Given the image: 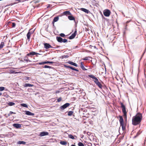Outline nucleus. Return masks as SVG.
I'll return each instance as SVG.
<instances>
[{
  "instance_id": "14",
  "label": "nucleus",
  "mask_w": 146,
  "mask_h": 146,
  "mask_svg": "<svg viewBox=\"0 0 146 146\" xmlns=\"http://www.w3.org/2000/svg\"><path fill=\"white\" fill-rule=\"evenodd\" d=\"M80 67L83 70H87L84 67V64L83 62H81L80 63Z\"/></svg>"
},
{
  "instance_id": "12",
  "label": "nucleus",
  "mask_w": 146,
  "mask_h": 146,
  "mask_svg": "<svg viewBox=\"0 0 146 146\" xmlns=\"http://www.w3.org/2000/svg\"><path fill=\"white\" fill-rule=\"evenodd\" d=\"M13 126L17 128H20L21 125L20 124L18 123H14L13 124Z\"/></svg>"
},
{
  "instance_id": "31",
  "label": "nucleus",
  "mask_w": 146,
  "mask_h": 146,
  "mask_svg": "<svg viewBox=\"0 0 146 146\" xmlns=\"http://www.w3.org/2000/svg\"><path fill=\"white\" fill-rule=\"evenodd\" d=\"M21 106L23 107H24L25 108H28V106L26 104H21Z\"/></svg>"
},
{
  "instance_id": "41",
  "label": "nucleus",
  "mask_w": 146,
  "mask_h": 146,
  "mask_svg": "<svg viewBox=\"0 0 146 146\" xmlns=\"http://www.w3.org/2000/svg\"><path fill=\"white\" fill-rule=\"evenodd\" d=\"M24 60L25 61L27 62H28L29 61L30 62H31V61L30 60H28V59H24Z\"/></svg>"
},
{
  "instance_id": "17",
  "label": "nucleus",
  "mask_w": 146,
  "mask_h": 146,
  "mask_svg": "<svg viewBox=\"0 0 146 146\" xmlns=\"http://www.w3.org/2000/svg\"><path fill=\"white\" fill-rule=\"evenodd\" d=\"M68 19L70 20H73L75 22V19L74 17L72 15L69 16H68Z\"/></svg>"
},
{
  "instance_id": "36",
  "label": "nucleus",
  "mask_w": 146,
  "mask_h": 146,
  "mask_svg": "<svg viewBox=\"0 0 146 146\" xmlns=\"http://www.w3.org/2000/svg\"><path fill=\"white\" fill-rule=\"evenodd\" d=\"M16 24L15 23H13L12 24L11 26L12 27H14L15 26Z\"/></svg>"
},
{
  "instance_id": "21",
  "label": "nucleus",
  "mask_w": 146,
  "mask_h": 146,
  "mask_svg": "<svg viewBox=\"0 0 146 146\" xmlns=\"http://www.w3.org/2000/svg\"><path fill=\"white\" fill-rule=\"evenodd\" d=\"M33 86H34L33 85L31 84H25L24 85V87H31Z\"/></svg>"
},
{
  "instance_id": "42",
  "label": "nucleus",
  "mask_w": 146,
  "mask_h": 146,
  "mask_svg": "<svg viewBox=\"0 0 146 146\" xmlns=\"http://www.w3.org/2000/svg\"><path fill=\"white\" fill-rule=\"evenodd\" d=\"M88 146H92V144L90 143H88Z\"/></svg>"
},
{
  "instance_id": "48",
  "label": "nucleus",
  "mask_w": 146,
  "mask_h": 146,
  "mask_svg": "<svg viewBox=\"0 0 146 146\" xmlns=\"http://www.w3.org/2000/svg\"><path fill=\"white\" fill-rule=\"evenodd\" d=\"M13 4H13V3H11L10 5H13Z\"/></svg>"
},
{
  "instance_id": "8",
  "label": "nucleus",
  "mask_w": 146,
  "mask_h": 146,
  "mask_svg": "<svg viewBox=\"0 0 146 146\" xmlns=\"http://www.w3.org/2000/svg\"><path fill=\"white\" fill-rule=\"evenodd\" d=\"M88 76L90 78L94 79V81L95 83L99 82L98 79L94 76L92 75H88Z\"/></svg>"
},
{
  "instance_id": "5",
  "label": "nucleus",
  "mask_w": 146,
  "mask_h": 146,
  "mask_svg": "<svg viewBox=\"0 0 146 146\" xmlns=\"http://www.w3.org/2000/svg\"><path fill=\"white\" fill-rule=\"evenodd\" d=\"M103 13L105 16L108 17L110 16L111 14V12L110 10L106 9L104 11Z\"/></svg>"
},
{
  "instance_id": "4",
  "label": "nucleus",
  "mask_w": 146,
  "mask_h": 146,
  "mask_svg": "<svg viewBox=\"0 0 146 146\" xmlns=\"http://www.w3.org/2000/svg\"><path fill=\"white\" fill-rule=\"evenodd\" d=\"M34 30H32V29H30L27 35V40L28 41H29L31 38V35L34 32Z\"/></svg>"
},
{
  "instance_id": "35",
  "label": "nucleus",
  "mask_w": 146,
  "mask_h": 146,
  "mask_svg": "<svg viewBox=\"0 0 146 146\" xmlns=\"http://www.w3.org/2000/svg\"><path fill=\"white\" fill-rule=\"evenodd\" d=\"M5 89V88L3 87H0V91H2L4 90Z\"/></svg>"
},
{
  "instance_id": "6",
  "label": "nucleus",
  "mask_w": 146,
  "mask_h": 146,
  "mask_svg": "<svg viewBox=\"0 0 146 146\" xmlns=\"http://www.w3.org/2000/svg\"><path fill=\"white\" fill-rule=\"evenodd\" d=\"M77 29H75V31H74V33L72 34V35L70 36L69 37V38L70 39H72L73 38H74L75 36L77 34Z\"/></svg>"
},
{
  "instance_id": "26",
  "label": "nucleus",
  "mask_w": 146,
  "mask_h": 146,
  "mask_svg": "<svg viewBox=\"0 0 146 146\" xmlns=\"http://www.w3.org/2000/svg\"><path fill=\"white\" fill-rule=\"evenodd\" d=\"M74 113V112L72 111H70L68 112V116H71Z\"/></svg>"
},
{
  "instance_id": "44",
  "label": "nucleus",
  "mask_w": 146,
  "mask_h": 146,
  "mask_svg": "<svg viewBox=\"0 0 146 146\" xmlns=\"http://www.w3.org/2000/svg\"><path fill=\"white\" fill-rule=\"evenodd\" d=\"M87 134L88 135H90V133L89 132H88Z\"/></svg>"
},
{
  "instance_id": "38",
  "label": "nucleus",
  "mask_w": 146,
  "mask_h": 146,
  "mask_svg": "<svg viewBox=\"0 0 146 146\" xmlns=\"http://www.w3.org/2000/svg\"><path fill=\"white\" fill-rule=\"evenodd\" d=\"M60 35L62 37H64L65 36V35L64 34L62 33L60 34Z\"/></svg>"
},
{
  "instance_id": "33",
  "label": "nucleus",
  "mask_w": 146,
  "mask_h": 146,
  "mask_svg": "<svg viewBox=\"0 0 146 146\" xmlns=\"http://www.w3.org/2000/svg\"><path fill=\"white\" fill-rule=\"evenodd\" d=\"M16 113H15V112H13L12 111H10V112H9V114H8V116H10V115L12 114H15Z\"/></svg>"
},
{
  "instance_id": "32",
  "label": "nucleus",
  "mask_w": 146,
  "mask_h": 146,
  "mask_svg": "<svg viewBox=\"0 0 146 146\" xmlns=\"http://www.w3.org/2000/svg\"><path fill=\"white\" fill-rule=\"evenodd\" d=\"M78 145L79 146H84V144L82 142H79L78 143Z\"/></svg>"
},
{
  "instance_id": "15",
  "label": "nucleus",
  "mask_w": 146,
  "mask_h": 146,
  "mask_svg": "<svg viewBox=\"0 0 146 146\" xmlns=\"http://www.w3.org/2000/svg\"><path fill=\"white\" fill-rule=\"evenodd\" d=\"M48 133L47 132H42L40 133V136H43L45 135H48Z\"/></svg>"
},
{
  "instance_id": "1",
  "label": "nucleus",
  "mask_w": 146,
  "mask_h": 146,
  "mask_svg": "<svg viewBox=\"0 0 146 146\" xmlns=\"http://www.w3.org/2000/svg\"><path fill=\"white\" fill-rule=\"evenodd\" d=\"M142 119V114L141 113H137L133 117L132 124L134 125L139 124L141 122Z\"/></svg>"
},
{
  "instance_id": "37",
  "label": "nucleus",
  "mask_w": 146,
  "mask_h": 146,
  "mask_svg": "<svg viewBox=\"0 0 146 146\" xmlns=\"http://www.w3.org/2000/svg\"><path fill=\"white\" fill-rule=\"evenodd\" d=\"M62 100V98L61 97H60L58 99L57 102H60Z\"/></svg>"
},
{
  "instance_id": "45",
  "label": "nucleus",
  "mask_w": 146,
  "mask_h": 146,
  "mask_svg": "<svg viewBox=\"0 0 146 146\" xmlns=\"http://www.w3.org/2000/svg\"><path fill=\"white\" fill-rule=\"evenodd\" d=\"M55 22H54V21L53 20L52 22V24H53V26H54V23Z\"/></svg>"
},
{
  "instance_id": "13",
  "label": "nucleus",
  "mask_w": 146,
  "mask_h": 146,
  "mask_svg": "<svg viewBox=\"0 0 146 146\" xmlns=\"http://www.w3.org/2000/svg\"><path fill=\"white\" fill-rule=\"evenodd\" d=\"M36 54H40L39 53H37L35 52H30L29 53L27 54V56H30L31 55H34Z\"/></svg>"
},
{
  "instance_id": "16",
  "label": "nucleus",
  "mask_w": 146,
  "mask_h": 146,
  "mask_svg": "<svg viewBox=\"0 0 146 146\" xmlns=\"http://www.w3.org/2000/svg\"><path fill=\"white\" fill-rule=\"evenodd\" d=\"M56 38L58 42L61 43L62 42L63 39L61 37L57 36L56 37Z\"/></svg>"
},
{
  "instance_id": "49",
  "label": "nucleus",
  "mask_w": 146,
  "mask_h": 146,
  "mask_svg": "<svg viewBox=\"0 0 146 146\" xmlns=\"http://www.w3.org/2000/svg\"><path fill=\"white\" fill-rule=\"evenodd\" d=\"M59 92V91H57L56 92V93H58Z\"/></svg>"
},
{
  "instance_id": "23",
  "label": "nucleus",
  "mask_w": 146,
  "mask_h": 146,
  "mask_svg": "<svg viewBox=\"0 0 146 146\" xmlns=\"http://www.w3.org/2000/svg\"><path fill=\"white\" fill-rule=\"evenodd\" d=\"M4 42H1L0 45V50L1 49L4 45Z\"/></svg>"
},
{
  "instance_id": "50",
  "label": "nucleus",
  "mask_w": 146,
  "mask_h": 146,
  "mask_svg": "<svg viewBox=\"0 0 146 146\" xmlns=\"http://www.w3.org/2000/svg\"><path fill=\"white\" fill-rule=\"evenodd\" d=\"M71 146H76V145L72 144V145Z\"/></svg>"
},
{
  "instance_id": "11",
  "label": "nucleus",
  "mask_w": 146,
  "mask_h": 146,
  "mask_svg": "<svg viewBox=\"0 0 146 146\" xmlns=\"http://www.w3.org/2000/svg\"><path fill=\"white\" fill-rule=\"evenodd\" d=\"M25 114L27 115L33 116L34 115V113H31L29 111H25Z\"/></svg>"
},
{
  "instance_id": "3",
  "label": "nucleus",
  "mask_w": 146,
  "mask_h": 146,
  "mask_svg": "<svg viewBox=\"0 0 146 146\" xmlns=\"http://www.w3.org/2000/svg\"><path fill=\"white\" fill-rule=\"evenodd\" d=\"M120 104L121 105V107L122 108V112L123 114V116L125 117L126 119L127 112L126 111L125 106L122 102H121L120 103Z\"/></svg>"
},
{
  "instance_id": "7",
  "label": "nucleus",
  "mask_w": 146,
  "mask_h": 146,
  "mask_svg": "<svg viewBox=\"0 0 146 146\" xmlns=\"http://www.w3.org/2000/svg\"><path fill=\"white\" fill-rule=\"evenodd\" d=\"M70 105V104L69 103H66L63 106L60 107V108L61 110H64L69 106Z\"/></svg>"
},
{
  "instance_id": "46",
  "label": "nucleus",
  "mask_w": 146,
  "mask_h": 146,
  "mask_svg": "<svg viewBox=\"0 0 146 146\" xmlns=\"http://www.w3.org/2000/svg\"><path fill=\"white\" fill-rule=\"evenodd\" d=\"M90 46H93V47H94L95 48H96V46H91V45H90Z\"/></svg>"
},
{
  "instance_id": "51",
  "label": "nucleus",
  "mask_w": 146,
  "mask_h": 146,
  "mask_svg": "<svg viewBox=\"0 0 146 146\" xmlns=\"http://www.w3.org/2000/svg\"><path fill=\"white\" fill-rule=\"evenodd\" d=\"M2 95V94L1 93H0V96H1Z\"/></svg>"
},
{
  "instance_id": "9",
  "label": "nucleus",
  "mask_w": 146,
  "mask_h": 146,
  "mask_svg": "<svg viewBox=\"0 0 146 146\" xmlns=\"http://www.w3.org/2000/svg\"><path fill=\"white\" fill-rule=\"evenodd\" d=\"M54 63V62H53L52 61H44V62H39L38 63H37V64H39V65H42L44 64H48V63H49V64H53Z\"/></svg>"
},
{
  "instance_id": "10",
  "label": "nucleus",
  "mask_w": 146,
  "mask_h": 146,
  "mask_svg": "<svg viewBox=\"0 0 146 146\" xmlns=\"http://www.w3.org/2000/svg\"><path fill=\"white\" fill-rule=\"evenodd\" d=\"M44 48L46 49L52 48L53 47L49 44L47 43H45L44 44Z\"/></svg>"
},
{
  "instance_id": "25",
  "label": "nucleus",
  "mask_w": 146,
  "mask_h": 146,
  "mask_svg": "<svg viewBox=\"0 0 146 146\" xmlns=\"http://www.w3.org/2000/svg\"><path fill=\"white\" fill-rule=\"evenodd\" d=\"M26 142L23 141H19L17 143L18 144H26Z\"/></svg>"
},
{
  "instance_id": "24",
  "label": "nucleus",
  "mask_w": 146,
  "mask_h": 146,
  "mask_svg": "<svg viewBox=\"0 0 146 146\" xmlns=\"http://www.w3.org/2000/svg\"><path fill=\"white\" fill-rule=\"evenodd\" d=\"M60 143L61 145H65L67 144V143L66 141H62L60 142Z\"/></svg>"
},
{
  "instance_id": "47",
  "label": "nucleus",
  "mask_w": 146,
  "mask_h": 146,
  "mask_svg": "<svg viewBox=\"0 0 146 146\" xmlns=\"http://www.w3.org/2000/svg\"><path fill=\"white\" fill-rule=\"evenodd\" d=\"M16 1H18V2H21V0H16Z\"/></svg>"
},
{
  "instance_id": "19",
  "label": "nucleus",
  "mask_w": 146,
  "mask_h": 146,
  "mask_svg": "<svg viewBox=\"0 0 146 146\" xmlns=\"http://www.w3.org/2000/svg\"><path fill=\"white\" fill-rule=\"evenodd\" d=\"M68 63L76 67L78 66L77 64H76L72 61H69Z\"/></svg>"
},
{
  "instance_id": "40",
  "label": "nucleus",
  "mask_w": 146,
  "mask_h": 146,
  "mask_svg": "<svg viewBox=\"0 0 146 146\" xmlns=\"http://www.w3.org/2000/svg\"><path fill=\"white\" fill-rule=\"evenodd\" d=\"M89 57H85V58H83V59L84 60H88V58H89Z\"/></svg>"
},
{
  "instance_id": "27",
  "label": "nucleus",
  "mask_w": 146,
  "mask_h": 146,
  "mask_svg": "<svg viewBox=\"0 0 146 146\" xmlns=\"http://www.w3.org/2000/svg\"><path fill=\"white\" fill-rule=\"evenodd\" d=\"M58 19H59L58 17H55L54 18V19L53 20L54 21V22H56L58 20Z\"/></svg>"
},
{
  "instance_id": "28",
  "label": "nucleus",
  "mask_w": 146,
  "mask_h": 146,
  "mask_svg": "<svg viewBox=\"0 0 146 146\" xmlns=\"http://www.w3.org/2000/svg\"><path fill=\"white\" fill-rule=\"evenodd\" d=\"M69 68H70L72 70H75V71H76L77 72H78L79 71L78 70V69H77L73 67H72L71 66H70V67H69Z\"/></svg>"
},
{
  "instance_id": "2",
  "label": "nucleus",
  "mask_w": 146,
  "mask_h": 146,
  "mask_svg": "<svg viewBox=\"0 0 146 146\" xmlns=\"http://www.w3.org/2000/svg\"><path fill=\"white\" fill-rule=\"evenodd\" d=\"M119 121L120 126L121 127L123 130H124L126 129V124H125L123 122V119L121 116H119Z\"/></svg>"
},
{
  "instance_id": "18",
  "label": "nucleus",
  "mask_w": 146,
  "mask_h": 146,
  "mask_svg": "<svg viewBox=\"0 0 146 146\" xmlns=\"http://www.w3.org/2000/svg\"><path fill=\"white\" fill-rule=\"evenodd\" d=\"M96 84L99 87V88L101 89L102 88L103 86L99 81L97 82H96Z\"/></svg>"
},
{
  "instance_id": "30",
  "label": "nucleus",
  "mask_w": 146,
  "mask_h": 146,
  "mask_svg": "<svg viewBox=\"0 0 146 146\" xmlns=\"http://www.w3.org/2000/svg\"><path fill=\"white\" fill-rule=\"evenodd\" d=\"M15 104V103H14L13 102H9L8 103V105L9 106H12L14 105Z\"/></svg>"
},
{
  "instance_id": "43",
  "label": "nucleus",
  "mask_w": 146,
  "mask_h": 146,
  "mask_svg": "<svg viewBox=\"0 0 146 146\" xmlns=\"http://www.w3.org/2000/svg\"><path fill=\"white\" fill-rule=\"evenodd\" d=\"M64 67H65L66 68H69V67H70V66H67V65H65L64 66Z\"/></svg>"
},
{
  "instance_id": "39",
  "label": "nucleus",
  "mask_w": 146,
  "mask_h": 146,
  "mask_svg": "<svg viewBox=\"0 0 146 146\" xmlns=\"http://www.w3.org/2000/svg\"><path fill=\"white\" fill-rule=\"evenodd\" d=\"M67 42V40L66 39H62V42H63L64 43L66 42Z\"/></svg>"
},
{
  "instance_id": "29",
  "label": "nucleus",
  "mask_w": 146,
  "mask_h": 146,
  "mask_svg": "<svg viewBox=\"0 0 146 146\" xmlns=\"http://www.w3.org/2000/svg\"><path fill=\"white\" fill-rule=\"evenodd\" d=\"M43 68H52V67L50 66H49L47 65H45L44 66L42 67Z\"/></svg>"
},
{
  "instance_id": "20",
  "label": "nucleus",
  "mask_w": 146,
  "mask_h": 146,
  "mask_svg": "<svg viewBox=\"0 0 146 146\" xmlns=\"http://www.w3.org/2000/svg\"><path fill=\"white\" fill-rule=\"evenodd\" d=\"M80 10L83 11H84V12H85V13H89V11L88 10L86 9H85V8H82L80 9Z\"/></svg>"
},
{
  "instance_id": "52",
  "label": "nucleus",
  "mask_w": 146,
  "mask_h": 146,
  "mask_svg": "<svg viewBox=\"0 0 146 146\" xmlns=\"http://www.w3.org/2000/svg\"><path fill=\"white\" fill-rule=\"evenodd\" d=\"M122 139H123V136L121 137V139H122Z\"/></svg>"
},
{
  "instance_id": "53",
  "label": "nucleus",
  "mask_w": 146,
  "mask_h": 146,
  "mask_svg": "<svg viewBox=\"0 0 146 146\" xmlns=\"http://www.w3.org/2000/svg\"><path fill=\"white\" fill-rule=\"evenodd\" d=\"M130 146H133V145H130Z\"/></svg>"
},
{
  "instance_id": "22",
  "label": "nucleus",
  "mask_w": 146,
  "mask_h": 146,
  "mask_svg": "<svg viewBox=\"0 0 146 146\" xmlns=\"http://www.w3.org/2000/svg\"><path fill=\"white\" fill-rule=\"evenodd\" d=\"M63 14L64 15H71V14L69 11H66L64 12L63 13Z\"/></svg>"
},
{
  "instance_id": "34",
  "label": "nucleus",
  "mask_w": 146,
  "mask_h": 146,
  "mask_svg": "<svg viewBox=\"0 0 146 146\" xmlns=\"http://www.w3.org/2000/svg\"><path fill=\"white\" fill-rule=\"evenodd\" d=\"M69 137L71 139H74V137L71 135H68Z\"/></svg>"
}]
</instances>
